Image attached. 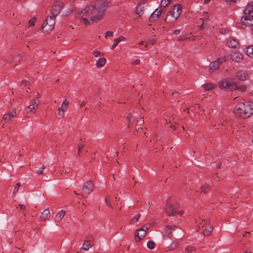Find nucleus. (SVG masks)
Returning <instances> with one entry per match:
<instances>
[{"mask_svg": "<svg viewBox=\"0 0 253 253\" xmlns=\"http://www.w3.org/2000/svg\"><path fill=\"white\" fill-rule=\"evenodd\" d=\"M245 52L246 55L250 57L253 58V45L248 46L246 48Z\"/></svg>", "mask_w": 253, "mask_h": 253, "instance_id": "26", "label": "nucleus"}, {"mask_svg": "<svg viewBox=\"0 0 253 253\" xmlns=\"http://www.w3.org/2000/svg\"><path fill=\"white\" fill-rule=\"evenodd\" d=\"M245 16L241 19L243 26H249L253 25V2L249 3L247 8L244 10ZM253 31V28L252 29Z\"/></svg>", "mask_w": 253, "mask_h": 253, "instance_id": "2", "label": "nucleus"}, {"mask_svg": "<svg viewBox=\"0 0 253 253\" xmlns=\"http://www.w3.org/2000/svg\"><path fill=\"white\" fill-rule=\"evenodd\" d=\"M150 227V224H148L147 225H146L145 226H143V237L145 236V235L147 234V231L149 229Z\"/></svg>", "mask_w": 253, "mask_h": 253, "instance_id": "43", "label": "nucleus"}, {"mask_svg": "<svg viewBox=\"0 0 253 253\" xmlns=\"http://www.w3.org/2000/svg\"><path fill=\"white\" fill-rule=\"evenodd\" d=\"M227 30L226 29H224L223 28H221L220 30V32L221 34H225L226 33Z\"/></svg>", "mask_w": 253, "mask_h": 253, "instance_id": "57", "label": "nucleus"}, {"mask_svg": "<svg viewBox=\"0 0 253 253\" xmlns=\"http://www.w3.org/2000/svg\"><path fill=\"white\" fill-rule=\"evenodd\" d=\"M167 0H162L161 2V5L162 6L166 7L169 5V2H167Z\"/></svg>", "mask_w": 253, "mask_h": 253, "instance_id": "42", "label": "nucleus"}, {"mask_svg": "<svg viewBox=\"0 0 253 253\" xmlns=\"http://www.w3.org/2000/svg\"><path fill=\"white\" fill-rule=\"evenodd\" d=\"M188 39V38L186 36H184V35H183V36H180L178 40L179 41H185L186 40H187Z\"/></svg>", "mask_w": 253, "mask_h": 253, "instance_id": "47", "label": "nucleus"}, {"mask_svg": "<svg viewBox=\"0 0 253 253\" xmlns=\"http://www.w3.org/2000/svg\"><path fill=\"white\" fill-rule=\"evenodd\" d=\"M93 187L94 184L91 180H89L85 182L82 188V197L86 198L87 195L90 194L92 192Z\"/></svg>", "mask_w": 253, "mask_h": 253, "instance_id": "6", "label": "nucleus"}, {"mask_svg": "<svg viewBox=\"0 0 253 253\" xmlns=\"http://www.w3.org/2000/svg\"><path fill=\"white\" fill-rule=\"evenodd\" d=\"M110 198H111L110 196H107L106 198L105 199V201L106 205L108 207L112 208V205L110 201Z\"/></svg>", "mask_w": 253, "mask_h": 253, "instance_id": "35", "label": "nucleus"}, {"mask_svg": "<svg viewBox=\"0 0 253 253\" xmlns=\"http://www.w3.org/2000/svg\"><path fill=\"white\" fill-rule=\"evenodd\" d=\"M226 56H224L217 58L215 61L211 62L209 66V71L210 73H213L217 69L220 64L226 61Z\"/></svg>", "mask_w": 253, "mask_h": 253, "instance_id": "7", "label": "nucleus"}, {"mask_svg": "<svg viewBox=\"0 0 253 253\" xmlns=\"http://www.w3.org/2000/svg\"><path fill=\"white\" fill-rule=\"evenodd\" d=\"M104 14V13H103V12L97 11L95 14H93L91 18V21L92 22L97 23L103 18Z\"/></svg>", "mask_w": 253, "mask_h": 253, "instance_id": "15", "label": "nucleus"}, {"mask_svg": "<svg viewBox=\"0 0 253 253\" xmlns=\"http://www.w3.org/2000/svg\"><path fill=\"white\" fill-rule=\"evenodd\" d=\"M18 207L21 210H24L26 209L25 206L23 204H19L18 205Z\"/></svg>", "mask_w": 253, "mask_h": 253, "instance_id": "54", "label": "nucleus"}, {"mask_svg": "<svg viewBox=\"0 0 253 253\" xmlns=\"http://www.w3.org/2000/svg\"><path fill=\"white\" fill-rule=\"evenodd\" d=\"M180 13L181 5L179 4L174 5L172 8L169 11V14L167 15L165 21L168 23L173 22L179 17Z\"/></svg>", "mask_w": 253, "mask_h": 253, "instance_id": "3", "label": "nucleus"}, {"mask_svg": "<svg viewBox=\"0 0 253 253\" xmlns=\"http://www.w3.org/2000/svg\"><path fill=\"white\" fill-rule=\"evenodd\" d=\"M82 20L84 23V24L86 26L90 24L89 21L85 18H83Z\"/></svg>", "mask_w": 253, "mask_h": 253, "instance_id": "49", "label": "nucleus"}, {"mask_svg": "<svg viewBox=\"0 0 253 253\" xmlns=\"http://www.w3.org/2000/svg\"><path fill=\"white\" fill-rule=\"evenodd\" d=\"M202 222L205 223H210V219L207 218V219H203L202 220Z\"/></svg>", "mask_w": 253, "mask_h": 253, "instance_id": "52", "label": "nucleus"}, {"mask_svg": "<svg viewBox=\"0 0 253 253\" xmlns=\"http://www.w3.org/2000/svg\"><path fill=\"white\" fill-rule=\"evenodd\" d=\"M140 63V60L139 59H136L133 61L132 62V64L133 65H137L139 64Z\"/></svg>", "mask_w": 253, "mask_h": 253, "instance_id": "55", "label": "nucleus"}, {"mask_svg": "<svg viewBox=\"0 0 253 253\" xmlns=\"http://www.w3.org/2000/svg\"><path fill=\"white\" fill-rule=\"evenodd\" d=\"M85 104H86V102H85L84 101H83V102L81 103V105H80V107H83L84 105Z\"/></svg>", "mask_w": 253, "mask_h": 253, "instance_id": "60", "label": "nucleus"}, {"mask_svg": "<svg viewBox=\"0 0 253 253\" xmlns=\"http://www.w3.org/2000/svg\"><path fill=\"white\" fill-rule=\"evenodd\" d=\"M109 2L105 0H97L95 5L97 11L105 12L107 8L109 7Z\"/></svg>", "mask_w": 253, "mask_h": 253, "instance_id": "8", "label": "nucleus"}, {"mask_svg": "<svg viewBox=\"0 0 253 253\" xmlns=\"http://www.w3.org/2000/svg\"><path fill=\"white\" fill-rule=\"evenodd\" d=\"M158 18H159V17H158V16H157L156 15H155V12H153L151 14L149 19H150V21H156Z\"/></svg>", "mask_w": 253, "mask_h": 253, "instance_id": "36", "label": "nucleus"}, {"mask_svg": "<svg viewBox=\"0 0 253 253\" xmlns=\"http://www.w3.org/2000/svg\"><path fill=\"white\" fill-rule=\"evenodd\" d=\"M204 90L206 91L210 90L213 88L214 85L211 83H209L202 85Z\"/></svg>", "mask_w": 253, "mask_h": 253, "instance_id": "30", "label": "nucleus"}, {"mask_svg": "<svg viewBox=\"0 0 253 253\" xmlns=\"http://www.w3.org/2000/svg\"><path fill=\"white\" fill-rule=\"evenodd\" d=\"M228 47L236 48L238 46L239 42L236 39L234 38H229L227 42Z\"/></svg>", "mask_w": 253, "mask_h": 253, "instance_id": "19", "label": "nucleus"}, {"mask_svg": "<svg viewBox=\"0 0 253 253\" xmlns=\"http://www.w3.org/2000/svg\"><path fill=\"white\" fill-rule=\"evenodd\" d=\"M204 229L203 234L205 236H209L211 234L213 230V226L211 223H205L202 226Z\"/></svg>", "mask_w": 253, "mask_h": 253, "instance_id": "13", "label": "nucleus"}, {"mask_svg": "<svg viewBox=\"0 0 253 253\" xmlns=\"http://www.w3.org/2000/svg\"><path fill=\"white\" fill-rule=\"evenodd\" d=\"M136 14L137 15V17L134 18V19H136L139 17H141L142 15V7L140 3H138L136 8Z\"/></svg>", "mask_w": 253, "mask_h": 253, "instance_id": "25", "label": "nucleus"}, {"mask_svg": "<svg viewBox=\"0 0 253 253\" xmlns=\"http://www.w3.org/2000/svg\"><path fill=\"white\" fill-rule=\"evenodd\" d=\"M189 108H186V109H184L183 111H184V112H185V111H187V112H188V113H190V112H189Z\"/></svg>", "mask_w": 253, "mask_h": 253, "instance_id": "64", "label": "nucleus"}, {"mask_svg": "<svg viewBox=\"0 0 253 253\" xmlns=\"http://www.w3.org/2000/svg\"><path fill=\"white\" fill-rule=\"evenodd\" d=\"M97 11L95 5L94 6L90 5L86 6L84 9H83L81 11V12L83 14H86L88 16H89L90 15L95 14Z\"/></svg>", "mask_w": 253, "mask_h": 253, "instance_id": "12", "label": "nucleus"}, {"mask_svg": "<svg viewBox=\"0 0 253 253\" xmlns=\"http://www.w3.org/2000/svg\"><path fill=\"white\" fill-rule=\"evenodd\" d=\"M210 189V186L209 184H205L201 187V192H203L204 194H207V190H209Z\"/></svg>", "mask_w": 253, "mask_h": 253, "instance_id": "31", "label": "nucleus"}, {"mask_svg": "<svg viewBox=\"0 0 253 253\" xmlns=\"http://www.w3.org/2000/svg\"><path fill=\"white\" fill-rule=\"evenodd\" d=\"M173 33L175 35H178L180 33V30H175L174 31Z\"/></svg>", "mask_w": 253, "mask_h": 253, "instance_id": "58", "label": "nucleus"}, {"mask_svg": "<svg viewBox=\"0 0 253 253\" xmlns=\"http://www.w3.org/2000/svg\"><path fill=\"white\" fill-rule=\"evenodd\" d=\"M106 60L105 58H100L96 62V66L98 68H101L105 65Z\"/></svg>", "mask_w": 253, "mask_h": 253, "instance_id": "24", "label": "nucleus"}, {"mask_svg": "<svg viewBox=\"0 0 253 253\" xmlns=\"http://www.w3.org/2000/svg\"><path fill=\"white\" fill-rule=\"evenodd\" d=\"M124 39V37H123V36H120L119 38L115 39L114 41V43H113V45L112 46L111 49H113L114 48H115L117 46L118 43L122 41Z\"/></svg>", "mask_w": 253, "mask_h": 253, "instance_id": "28", "label": "nucleus"}, {"mask_svg": "<svg viewBox=\"0 0 253 253\" xmlns=\"http://www.w3.org/2000/svg\"><path fill=\"white\" fill-rule=\"evenodd\" d=\"M234 112L238 118H248L253 114V103L245 101L240 102L235 107Z\"/></svg>", "mask_w": 253, "mask_h": 253, "instance_id": "1", "label": "nucleus"}, {"mask_svg": "<svg viewBox=\"0 0 253 253\" xmlns=\"http://www.w3.org/2000/svg\"><path fill=\"white\" fill-rule=\"evenodd\" d=\"M230 58L232 60L239 62L243 59V55L239 52H233L230 54Z\"/></svg>", "mask_w": 253, "mask_h": 253, "instance_id": "17", "label": "nucleus"}, {"mask_svg": "<svg viewBox=\"0 0 253 253\" xmlns=\"http://www.w3.org/2000/svg\"><path fill=\"white\" fill-rule=\"evenodd\" d=\"M63 7V3L61 2H56L52 5L50 10V12L52 15L51 17L56 18V16L59 14L61 9Z\"/></svg>", "mask_w": 253, "mask_h": 253, "instance_id": "10", "label": "nucleus"}, {"mask_svg": "<svg viewBox=\"0 0 253 253\" xmlns=\"http://www.w3.org/2000/svg\"><path fill=\"white\" fill-rule=\"evenodd\" d=\"M92 239V237L91 236H88L86 237V240L84 241L85 242L88 243L90 242Z\"/></svg>", "mask_w": 253, "mask_h": 253, "instance_id": "50", "label": "nucleus"}, {"mask_svg": "<svg viewBox=\"0 0 253 253\" xmlns=\"http://www.w3.org/2000/svg\"><path fill=\"white\" fill-rule=\"evenodd\" d=\"M179 233L180 234V236H179L180 239H182L183 237V231L182 230H179Z\"/></svg>", "mask_w": 253, "mask_h": 253, "instance_id": "53", "label": "nucleus"}, {"mask_svg": "<svg viewBox=\"0 0 253 253\" xmlns=\"http://www.w3.org/2000/svg\"><path fill=\"white\" fill-rule=\"evenodd\" d=\"M50 214L48 209H45L41 212L40 218L41 221H45L49 219Z\"/></svg>", "mask_w": 253, "mask_h": 253, "instance_id": "16", "label": "nucleus"}, {"mask_svg": "<svg viewBox=\"0 0 253 253\" xmlns=\"http://www.w3.org/2000/svg\"><path fill=\"white\" fill-rule=\"evenodd\" d=\"M45 168L44 166H43L42 168H40L39 170L37 172V173L38 175H41L43 174V170Z\"/></svg>", "mask_w": 253, "mask_h": 253, "instance_id": "46", "label": "nucleus"}, {"mask_svg": "<svg viewBox=\"0 0 253 253\" xmlns=\"http://www.w3.org/2000/svg\"><path fill=\"white\" fill-rule=\"evenodd\" d=\"M219 87L221 89L232 90L238 88V85L233 82L232 78H227L219 82Z\"/></svg>", "mask_w": 253, "mask_h": 253, "instance_id": "4", "label": "nucleus"}, {"mask_svg": "<svg viewBox=\"0 0 253 253\" xmlns=\"http://www.w3.org/2000/svg\"><path fill=\"white\" fill-rule=\"evenodd\" d=\"M93 54L95 57H97L100 56H102L103 53L100 51L94 50L93 51Z\"/></svg>", "mask_w": 253, "mask_h": 253, "instance_id": "40", "label": "nucleus"}, {"mask_svg": "<svg viewBox=\"0 0 253 253\" xmlns=\"http://www.w3.org/2000/svg\"><path fill=\"white\" fill-rule=\"evenodd\" d=\"M178 214H179V215H182V214L183 213V211H178Z\"/></svg>", "mask_w": 253, "mask_h": 253, "instance_id": "62", "label": "nucleus"}, {"mask_svg": "<svg viewBox=\"0 0 253 253\" xmlns=\"http://www.w3.org/2000/svg\"><path fill=\"white\" fill-rule=\"evenodd\" d=\"M154 12H155V15L158 16V17H159L162 14V11L161 9L159 10L157 8Z\"/></svg>", "mask_w": 253, "mask_h": 253, "instance_id": "44", "label": "nucleus"}, {"mask_svg": "<svg viewBox=\"0 0 253 253\" xmlns=\"http://www.w3.org/2000/svg\"><path fill=\"white\" fill-rule=\"evenodd\" d=\"M185 251L187 253H196V248L193 246H188L184 249Z\"/></svg>", "mask_w": 253, "mask_h": 253, "instance_id": "27", "label": "nucleus"}, {"mask_svg": "<svg viewBox=\"0 0 253 253\" xmlns=\"http://www.w3.org/2000/svg\"><path fill=\"white\" fill-rule=\"evenodd\" d=\"M175 226L167 225L163 230V237L171 238L172 237V231L175 230Z\"/></svg>", "mask_w": 253, "mask_h": 253, "instance_id": "11", "label": "nucleus"}, {"mask_svg": "<svg viewBox=\"0 0 253 253\" xmlns=\"http://www.w3.org/2000/svg\"><path fill=\"white\" fill-rule=\"evenodd\" d=\"M155 244L153 241H149L147 244V247L149 249H153L155 248Z\"/></svg>", "mask_w": 253, "mask_h": 253, "instance_id": "34", "label": "nucleus"}, {"mask_svg": "<svg viewBox=\"0 0 253 253\" xmlns=\"http://www.w3.org/2000/svg\"><path fill=\"white\" fill-rule=\"evenodd\" d=\"M179 242L178 241H175L170 244V245L169 247V250H173L177 248L179 246Z\"/></svg>", "mask_w": 253, "mask_h": 253, "instance_id": "29", "label": "nucleus"}, {"mask_svg": "<svg viewBox=\"0 0 253 253\" xmlns=\"http://www.w3.org/2000/svg\"><path fill=\"white\" fill-rule=\"evenodd\" d=\"M140 231H142V227L137 229L134 235V239L136 242H140L142 240V235L140 233Z\"/></svg>", "mask_w": 253, "mask_h": 253, "instance_id": "18", "label": "nucleus"}, {"mask_svg": "<svg viewBox=\"0 0 253 253\" xmlns=\"http://www.w3.org/2000/svg\"><path fill=\"white\" fill-rule=\"evenodd\" d=\"M145 204L146 205V207L147 208V211H148V209L150 208L151 205L152 204V203L151 202H148L147 203L145 202Z\"/></svg>", "mask_w": 253, "mask_h": 253, "instance_id": "51", "label": "nucleus"}, {"mask_svg": "<svg viewBox=\"0 0 253 253\" xmlns=\"http://www.w3.org/2000/svg\"><path fill=\"white\" fill-rule=\"evenodd\" d=\"M38 105L39 104L36 102L35 99L32 100L31 101L30 105L28 106V109L32 113H34L37 111V110L38 108Z\"/></svg>", "mask_w": 253, "mask_h": 253, "instance_id": "20", "label": "nucleus"}, {"mask_svg": "<svg viewBox=\"0 0 253 253\" xmlns=\"http://www.w3.org/2000/svg\"><path fill=\"white\" fill-rule=\"evenodd\" d=\"M175 208L170 204H167L166 212L169 216L172 215L174 213L176 212Z\"/></svg>", "mask_w": 253, "mask_h": 253, "instance_id": "21", "label": "nucleus"}, {"mask_svg": "<svg viewBox=\"0 0 253 253\" xmlns=\"http://www.w3.org/2000/svg\"><path fill=\"white\" fill-rule=\"evenodd\" d=\"M225 0L226 2L229 3V4H231L232 3L236 2V0Z\"/></svg>", "mask_w": 253, "mask_h": 253, "instance_id": "56", "label": "nucleus"}, {"mask_svg": "<svg viewBox=\"0 0 253 253\" xmlns=\"http://www.w3.org/2000/svg\"><path fill=\"white\" fill-rule=\"evenodd\" d=\"M150 42L152 44H154L155 43V40H151Z\"/></svg>", "mask_w": 253, "mask_h": 253, "instance_id": "61", "label": "nucleus"}, {"mask_svg": "<svg viewBox=\"0 0 253 253\" xmlns=\"http://www.w3.org/2000/svg\"><path fill=\"white\" fill-rule=\"evenodd\" d=\"M21 84H23L25 86H28L30 85V82L28 81L27 80H23Z\"/></svg>", "mask_w": 253, "mask_h": 253, "instance_id": "48", "label": "nucleus"}, {"mask_svg": "<svg viewBox=\"0 0 253 253\" xmlns=\"http://www.w3.org/2000/svg\"><path fill=\"white\" fill-rule=\"evenodd\" d=\"M140 216H141V215L140 213L136 215L134 217H133L131 219L130 224H132L137 222L138 221L139 219L140 218Z\"/></svg>", "mask_w": 253, "mask_h": 253, "instance_id": "33", "label": "nucleus"}, {"mask_svg": "<svg viewBox=\"0 0 253 253\" xmlns=\"http://www.w3.org/2000/svg\"><path fill=\"white\" fill-rule=\"evenodd\" d=\"M247 89V86L245 84H243L240 86H238V88L234 89V90H240L241 91H245Z\"/></svg>", "mask_w": 253, "mask_h": 253, "instance_id": "39", "label": "nucleus"}, {"mask_svg": "<svg viewBox=\"0 0 253 253\" xmlns=\"http://www.w3.org/2000/svg\"><path fill=\"white\" fill-rule=\"evenodd\" d=\"M65 214L66 212L64 211L60 210L55 215V216L54 217L55 221L56 222H60L64 217Z\"/></svg>", "mask_w": 253, "mask_h": 253, "instance_id": "22", "label": "nucleus"}, {"mask_svg": "<svg viewBox=\"0 0 253 253\" xmlns=\"http://www.w3.org/2000/svg\"><path fill=\"white\" fill-rule=\"evenodd\" d=\"M170 127L173 130H175L176 128V127L175 126H174V125H171Z\"/></svg>", "mask_w": 253, "mask_h": 253, "instance_id": "59", "label": "nucleus"}, {"mask_svg": "<svg viewBox=\"0 0 253 253\" xmlns=\"http://www.w3.org/2000/svg\"><path fill=\"white\" fill-rule=\"evenodd\" d=\"M114 33L113 32L109 31L106 32L105 37L107 39L108 36L112 37Z\"/></svg>", "mask_w": 253, "mask_h": 253, "instance_id": "45", "label": "nucleus"}, {"mask_svg": "<svg viewBox=\"0 0 253 253\" xmlns=\"http://www.w3.org/2000/svg\"><path fill=\"white\" fill-rule=\"evenodd\" d=\"M37 20V18L36 17H33L29 21V23L31 26H34L35 24V22Z\"/></svg>", "mask_w": 253, "mask_h": 253, "instance_id": "41", "label": "nucleus"}, {"mask_svg": "<svg viewBox=\"0 0 253 253\" xmlns=\"http://www.w3.org/2000/svg\"><path fill=\"white\" fill-rule=\"evenodd\" d=\"M248 76L246 71L244 70L238 71L236 74V77L240 81H244L247 79Z\"/></svg>", "mask_w": 253, "mask_h": 253, "instance_id": "14", "label": "nucleus"}, {"mask_svg": "<svg viewBox=\"0 0 253 253\" xmlns=\"http://www.w3.org/2000/svg\"><path fill=\"white\" fill-rule=\"evenodd\" d=\"M20 186H21V183L20 182H18L16 184L15 188L14 189V190H13V194L15 195L17 194Z\"/></svg>", "mask_w": 253, "mask_h": 253, "instance_id": "37", "label": "nucleus"}, {"mask_svg": "<svg viewBox=\"0 0 253 253\" xmlns=\"http://www.w3.org/2000/svg\"><path fill=\"white\" fill-rule=\"evenodd\" d=\"M92 246V245L91 244L84 242L83 245V247L81 248V249L87 251Z\"/></svg>", "mask_w": 253, "mask_h": 253, "instance_id": "32", "label": "nucleus"}, {"mask_svg": "<svg viewBox=\"0 0 253 253\" xmlns=\"http://www.w3.org/2000/svg\"><path fill=\"white\" fill-rule=\"evenodd\" d=\"M84 147V144L81 143V142L78 144V155H80L81 152L82 150L83 149Z\"/></svg>", "mask_w": 253, "mask_h": 253, "instance_id": "38", "label": "nucleus"}, {"mask_svg": "<svg viewBox=\"0 0 253 253\" xmlns=\"http://www.w3.org/2000/svg\"><path fill=\"white\" fill-rule=\"evenodd\" d=\"M211 0H204V3L207 4Z\"/></svg>", "mask_w": 253, "mask_h": 253, "instance_id": "63", "label": "nucleus"}, {"mask_svg": "<svg viewBox=\"0 0 253 253\" xmlns=\"http://www.w3.org/2000/svg\"><path fill=\"white\" fill-rule=\"evenodd\" d=\"M16 116V111L15 109L3 115L1 121L2 124V127H4V123H10L13 121V119Z\"/></svg>", "mask_w": 253, "mask_h": 253, "instance_id": "9", "label": "nucleus"}, {"mask_svg": "<svg viewBox=\"0 0 253 253\" xmlns=\"http://www.w3.org/2000/svg\"><path fill=\"white\" fill-rule=\"evenodd\" d=\"M68 104V100L67 99H65L62 102L61 106L58 108V110L59 111H62V114H60V115H61L62 117H64V113L67 110Z\"/></svg>", "mask_w": 253, "mask_h": 253, "instance_id": "23", "label": "nucleus"}, {"mask_svg": "<svg viewBox=\"0 0 253 253\" xmlns=\"http://www.w3.org/2000/svg\"><path fill=\"white\" fill-rule=\"evenodd\" d=\"M55 19V18L51 16L47 17L41 27V30L43 33L49 34L54 29Z\"/></svg>", "mask_w": 253, "mask_h": 253, "instance_id": "5", "label": "nucleus"}]
</instances>
